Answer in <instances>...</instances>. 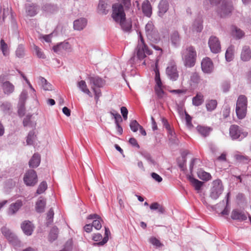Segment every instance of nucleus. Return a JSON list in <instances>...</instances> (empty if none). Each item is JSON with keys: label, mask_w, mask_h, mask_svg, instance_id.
I'll use <instances>...</instances> for the list:
<instances>
[{"label": "nucleus", "mask_w": 251, "mask_h": 251, "mask_svg": "<svg viewBox=\"0 0 251 251\" xmlns=\"http://www.w3.org/2000/svg\"><path fill=\"white\" fill-rule=\"evenodd\" d=\"M248 99L245 95H240L237 98L235 112L239 119L245 118L247 112Z\"/></svg>", "instance_id": "nucleus-1"}, {"label": "nucleus", "mask_w": 251, "mask_h": 251, "mask_svg": "<svg viewBox=\"0 0 251 251\" xmlns=\"http://www.w3.org/2000/svg\"><path fill=\"white\" fill-rule=\"evenodd\" d=\"M138 37V44L135 51L136 52L137 58L140 60H142L145 58L147 55L151 54L152 51L145 44L143 37L140 32L139 33Z\"/></svg>", "instance_id": "nucleus-2"}, {"label": "nucleus", "mask_w": 251, "mask_h": 251, "mask_svg": "<svg viewBox=\"0 0 251 251\" xmlns=\"http://www.w3.org/2000/svg\"><path fill=\"white\" fill-rule=\"evenodd\" d=\"M197 52L192 46L187 47L182 53V58L185 66L192 67L195 64Z\"/></svg>", "instance_id": "nucleus-3"}, {"label": "nucleus", "mask_w": 251, "mask_h": 251, "mask_svg": "<svg viewBox=\"0 0 251 251\" xmlns=\"http://www.w3.org/2000/svg\"><path fill=\"white\" fill-rule=\"evenodd\" d=\"M219 5L217 12L222 18H225L231 15L233 6L232 2L227 0H221L219 1Z\"/></svg>", "instance_id": "nucleus-4"}, {"label": "nucleus", "mask_w": 251, "mask_h": 251, "mask_svg": "<svg viewBox=\"0 0 251 251\" xmlns=\"http://www.w3.org/2000/svg\"><path fill=\"white\" fill-rule=\"evenodd\" d=\"M111 17L117 23L121 22L126 19V14L123 5L119 3H115L112 5Z\"/></svg>", "instance_id": "nucleus-5"}, {"label": "nucleus", "mask_w": 251, "mask_h": 251, "mask_svg": "<svg viewBox=\"0 0 251 251\" xmlns=\"http://www.w3.org/2000/svg\"><path fill=\"white\" fill-rule=\"evenodd\" d=\"M1 232L8 241L15 247H20L21 243L17 236L6 226L1 228Z\"/></svg>", "instance_id": "nucleus-6"}, {"label": "nucleus", "mask_w": 251, "mask_h": 251, "mask_svg": "<svg viewBox=\"0 0 251 251\" xmlns=\"http://www.w3.org/2000/svg\"><path fill=\"white\" fill-rule=\"evenodd\" d=\"M224 190V187L221 180H214L212 183L210 189V197L214 200L217 199L222 194Z\"/></svg>", "instance_id": "nucleus-7"}, {"label": "nucleus", "mask_w": 251, "mask_h": 251, "mask_svg": "<svg viewBox=\"0 0 251 251\" xmlns=\"http://www.w3.org/2000/svg\"><path fill=\"white\" fill-rule=\"evenodd\" d=\"M166 74L169 79L172 81H176L179 76L176 63L172 61L169 62L166 69Z\"/></svg>", "instance_id": "nucleus-8"}, {"label": "nucleus", "mask_w": 251, "mask_h": 251, "mask_svg": "<svg viewBox=\"0 0 251 251\" xmlns=\"http://www.w3.org/2000/svg\"><path fill=\"white\" fill-rule=\"evenodd\" d=\"M145 31L147 38L151 41L156 42L158 40V32L152 22H149L146 25Z\"/></svg>", "instance_id": "nucleus-9"}, {"label": "nucleus", "mask_w": 251, "mask_h": 251, "mask_svg": "<svg viewBox=\"0 0 251 251\" xmlns=\"http://www.w3.org/2000/svg\"><path fill=\"white\" fill-rule=\"evenodd\" d=\"M229 134L232 139L241 140L247 136L248 133L242 131L238 126L232 125L229 128Z\"/></svg>", "instance_id": "nucleus-10"}, {"label": "nucleus", "mask_w": 251, "mask_h": 251, "mask_svg": "<svg viewBox=\"0 0 251 251\" xmlns=\"http://www.w3.org/2000/svg\"><path fill=\"white\" fill-rule=\"evenodd\" d=\"M24 181L27 186H34L37 182V175L33 170L27 171L24 177Z\"/></svg>", "instance_id": "nucleus-11"}, {"label": "nucleus", "mask_w": 251, "mask_h": 251, "mask_svg": "<svg viewBox=\"0 0 251 251\" xmlns=\"http://www.w3.org/2000/svg\"><path fill=\"white\" fill-rule=\"evenodd\" d=\"M155 81L156 83L154 87L155 92L158 97L161 98L164 95V92L163 90V86L160 79L159 70L157 68L155 69Z\"/></svg>", "instance_id": "nucleus-12"}, {"label": "nucleus", "mask_w": 251, "mask_h": 251, "mask_svg": "<svg viewBox=\"0 0 251 251\" xmlns=\"http://www.w3.org/2000/svg\"><path fill=\"white\" fill-rule=\"evenodd\" d=\"M208 46L212 52L219 53L221 51V44L218 38L216 36H211L208 41Z\"/></svg>", "instance_id": "nucleus-13"}, {"label": "nucleus", "mask_w": 251, "mask_h": 251, "mask_svg": "<svg viewBox=\"0 0 251 251\" xmlns=\"http://www.w3.org/2000/svg\"><path fill=\"white\" fill-rule=\"evenodd\" d=\"M88 80L91 86V89H92V87L95 88L102 87L105 83L104 79L98 75L89 76L88 77Z\"/></svg>", "instance_id": "nucleus-14"}, {"label": "nucleus", "mask_w": 251, "mask_h": 251, "mask_svg": "<svg viewBox=\"0 0 251 251\" xmlns=\"http://www.w3.org/2000/svg\"><path fill=\"white\" fill-rule=\"evenodd\" d=\"M27 97V91L26 90H23L20 95L18 103V113L21 116H23L24 114L25 103Z\"/></svg>", "instance_id": "nucleus-15"}, {"label": "nucleus", "mask_w": 251, "mask_h": 251, "mask_svg": "<svg viewBox=\"0 0 251 251\" xmlns=\"http://www.w3.org/2000/svg\"><path fill=\"white\" fill-rule=\"evenodd\" d=\"M53 50L55 52L60 54L64 52H70L72 48L68 42H61L54 46Z\"/></svg>", "instance_id": "nucleus-16"}, {"label": "nucleus", "mask_w": 251, "mask_h": 251, "mask_svg": "<svg viewBox=\"0 0 251 251\" xmlns=\"http://www.w3.org/2000/svg\"><path fill=\"white\" fill-rule=\"evenodd\" d=\"M169 8V3L167 0H161L158 5L157 14L162 18Z\"/></svg>", "instance_id": "nucleus-17"}, {"label": "nucleus", "mask_w": 251, "mask_h": 251, "mask_svg": "<svg viewBox=\"0 0 251 251\" xmlns=\"http://www.w3.org/2000/svg\"><path fill=\"white\" fill-rule=\"evenodd\" d=\"M201 69L204 73H211L213 70V65L209 58L202 59L201 63Z\"/></svg>", "instance_id": "nucleus-18"}, {"label": "nucleus", "mask_w": 251, "mask_h": 251, "mask_svg": "<svg viewBox=\"0 0 251 251\" xmlns=\"http://www.w3.org/2000/svg\"><path fill=\"white\" fill-rule=\"evenodd\" d=\"M21 228L25 235L29 236L33 231L34 226L31 222L25 221L21 224Z\"/></svg>", "instance_id": "nucleus-19"}, {"label": "nucleus", "mask_w": 251, "mask_h": 251, "mask_svg": "<svg viewBox=\"0 0 251 251\" xmlns=\"http://www.w3.org/2000/svg\"><path fill=\"white\" fill-rule=\"evenodd\" d=\"M142 11L144 15L150 18L152 15V6L148 0L143 1L142 4Z\"/></svg>", "instance_id": "nucleus-20"}, {"label": "nucleus", "mask_w": 251, "mask_h": 251, "mask_svg": "<svg viewBox=\"0 0 251 251\" xmlns=\"http://www.w3.org/2000/svg\"><path fill=\"white\" fill-rule=\"evenodd\" d=\"M231 218L233 220L239 221H245L247 218V216L244 212L238 209H234L232 210L231 214Z\"/></svg>", "instance_id": "nucleus-21"}, {"label": "nucleus", "mask_w": 251, "mask_h": 251, "mask_svg": "<svg viewBox=\"0 0 251 251\" xmlns=\"http://www.w3.org/2000/svg\"><path fill=\"white\" fill-rule=\"evenodd\" d=\"M23 205V202L21 200H17L15 202L11 203L8 209V215H12L15 214Z\"/></svg>", "instance_id": "nucleus-22"}, {"label": "nucleus", "mask_w": 251, "mask_h": 251, "mask_svg": "<svg viewBox=\"0 0 251 251\" xmlns=\"http://www.w3.org/2000/svg\"><path fill=\"white\" fill-rule=\"evenodd\" d=\"M76 86L79 90L82 93L88 95L89 97H92V95L89 90L86 82L84 80H80L77 82Z\"/></svg>", "instance_id": "nucleus-23"}, {"label": "nucleus", "mask_w": 251, "mask_h": 251, "mask_svg": "<svg viewBox=\"0 0 251 251\" xmlns=\"http://www.w3.org/2000/svg\"><path fill=\"white\" fill-rule=\"evenodd\" d=\"M251 58V50L250 47L245 46L243 47L241 53V59L243 61H248Z\"/></svg>", "instance_id": "nucleus-24"}, {"label": "nucleus", "mask_w": 251, "mask_h": 251, "mask_svg": "<svg viewBox=\"0 0 251 251\" xmlns=\"http://www.w3.org/2000/svg\"><path fill=\"white\" fill-rule=\"evenodd\" d=\"M87 20L85 18H80L74 22V28L75 30H82L87 25Z\"/></svg>", "instance_id": "nucleus-25"}, {"label": "nucleus", "mask_w": 251, "mask_h": 251, "mask_svg": "<svg viewBox=\"0 0 251 251\" xmlns=\"http://www.w3.org/2000/svg\"><path fill=\"white\" fill-rule=\"evenodd\" d=\"M201 82V77L196 72L192 73L189 80V84L191 87H196Z\"/></svg>", "instance_id": "nucleus-26"}, {"label": "nucleus", "mask_w": 251, "mask_h": 251, "mask_svg": "<svg viewBox=\"0 0 251 251\" xmlns=\"http://www.w3.org/2000/svg\"><path fill=\"white\" fill-rule=\"evenodd\" d=\"M2 88L3 92L7 95H9L12 93L15 89L14 86L9 81H6L3 83Z\"/></svg>", "instance_id": "nucleus-27"}, {"label": "nucleus", "mask_w": 251, "mask_h": 251, "mask_svg": "<svg viewBox=\"0 0 251 251\" xmlns=\"http://www.w3.org/2000/svg\"><path fill=\"white\" fill-rule=\"evenodd\" d=\"M38 8L37 6L32 4H27L25 5V11L27 15L33 17L37 13Z\"/></svg>", "instance_id": "nucleus-28"}, {"label": "nucleus", "mask_w": 251, "mask_h": 251, "mask_svg": "<svg viewBox=\"0 0 251 251\" xmlns=\"http://www.w3.org/2000/svg\"><path fill=\"white\" fill-rule=\"evenodd\" d=\"M231 34L233 37L238 39L242 38L245 34L242 30L235 26L231 27Z\"/></svg>", "instance_id": "nucleus-29"}, {"label": "nucleus", "mask_w": 251, "mask_h": 251, "mask_svg": "<svg viewBox=\"0 0 251 251\" xmlns=\"http://www.w3.org/2000/svg\"><path fill=\"white\" fill-rule=\"evenodd\" d=\"M198 132L203 137H206L212 130V128L208 126L199 125L196 128Z\"/></svg>", "instance_id": "nucleus-30"}, {"label": "nucleus", "mask_w": 251, "mask_h": 251, "mask_svg": "<svg viewBox=\"0 0 251 251\" xmlns=\"http://www.w3.org/2000/svg\"><path fill=\"white\" fill-rule=\"evenodd\" d=\"M201 18L198 17L194 22L191 27L192 30L193 31L201 32L203 28Z\"/></svg>", "instance_id": "nucleus-31"}, {"label": "nucleus", "mask_w": 251, "mask_h": 251, "mask_svg": "<svg viewBox=\"0 0 251 251\" xmlns=\"http://www.w3.org/2000/svg\"><path fill=\"white\" fill-rule=\"evenodd\" d=\"M40 163V156L37 153H34L29 161L30 167L36 168L38 167Z\"/></svg>", "instance_id": "nucleus-32"}, {"label": "nucleus", "mask_w": 251, "mask_h": 251, "mask_svg": "<svg viewBox=\"0 0 251 251\" xmlns=\"http://www.w3.org/2000/svg\"><path fill=\"white\" fill-rule=\"evenodd\" d=\"M46 206V200L40 197L36 203V210L37 212L42 213L44 211Z\"/></svg>", "instance_id": "nucleus-33"}, {"label": "nucleus", "mask_w": 251, "mask_h": 251, "mask_svg": "<svg viewBox=\"0 0 251 251\" xmlns=\"http://www.w3.org/2000/svg\"><path fill=\"white\" fill-rule=\"evenodd\" d=\"M189 180L192 185L195 188L197 192L200 193L203 183L193 177H190Z\"/></svg>", "instance_id": "nucleus-34"}, {"label": "nucleus", "mask_w": 251, "mask_h": 251, "mask_svg": "<svg viewBox=\"0 0 251 251\" xmlns=\"http://www.w3.org/2000/svg\"><path fill=\"white\" fill-rule=\"evenodd\" d=\"M234 47L232 45H231L227 49L225 54L226 59L227 61L230 62L233 60L234 58Z\"/></svg>", "instance_id": "nucleus-35"}, {"label": "nucleus", "mask_w": 251, "mask_h": 251, "mask_svg": "<svg viewBox=\"0 0 251 251\" xmlns=\"http://www.w3.org/2000/svg\"><path fill=\"white\" fill-rule=\"evenodd\" d=\"M203 96L201 93H198L192 99V103L194 105L198 106L201 105L203 102Z\"/></svg>", "instance_id": "nucleus-36"}, {"label": "nucleus", "mask_w": 251, "mask_h": 251, "mask_svg": "<svg viewBox=\"0 0 251 251\" xmlns=\"http://www.w3.org/2000/svg\"><path fill=\"white\" fill-rule=\"evenodd\" d=\"M110 235V232L109 229L107 227H105V233L104 237H103L102 240L100 242L98 243H94L93 244V246H103L104 245L108 240V237Z\"/></svg>", "instance_id": "nucleus-37"}, {"label": "nucleus", "mask_w": 251, "mask_h": 251, "mask_svg": "<svg viewBox=\"0 0 251 251\" xmlns=\"http://www.w3.org/2000/svg\"><path fill=\"white\" fill-rule=\"evenodd\" d=\"M171 41L172 44L175 47L179 45L180 42V37L177 31H174L171 35Z\"/></svg>", "instance_id": "nucleus-38"}, {"label": "nucleus", "mask_w": 251, "mask_h": 251, "mask_svg": "<svg viewBox=\"0 0 251 251\" xmlns=\"http://www.w3.org/2000/svg\"><path fill=\"white\" fill-rule=\"evenodd\" d=\"M217 106V101L215 100H210L206 101V108L208 111H212L216 109Z\"/></svg>", "instance_id": "nucleus-39"}, {"label": "nucleus", "mask_w": 251, "mask_h": 251, "mask_svg": "<svg viewBox=\"0 0 251 251\" xmlns=\"http://www.w3.org/2000/svg\"><path fill=\"white\" fill-rule=\"evenodd\" d=\"M198 176L200 179L203 180L208 181L211 179V175L202 170H200L198 172Z\"/></svg>", "instance_id": "nucleus-40"}, {"label": "nucleus", "mask_w": 251, "mask_h": 251, "mask_svg": "<svg viewBox=\"0 0 251 251\" xmlns=\"http://www.w3.org/2000/svg\"><path fill=\"white\" fill-rule=\"evenodd\" d=\"M39 79L42 87L45 91H50L52 90L51 84L49 83L45 78L41 76L39 77Z\"/></svg>", "instance_id": "nucleus-41"}, {"label": "nucleus", "mask_w": 251, "mask_h": 251, "mask_svg": "<svg viewBox=\"0 0 251 251\" xmlns=\"http://www.w3.org/2000/svg\"><path fill=\"white\" fill-rule=\"evenodd\" d=\"M121 26V28L126 31H128L130 30L132 25L130 21H126V19L122 20L121 22H119Z\"/></svg>", "instance_id": "nucleus-42"}, {"label": "nucleus", "mask_w": 251, "mask_h": 251, "mask_svg": "<svg viewBox=\"0 0 251 251\" xmlns=\"http://www.w3.org/2000/svg\"><path fill=\"white\" fill-rule=\"evenodd\" d=\"M0 49L4 56H7L9 54V48L7 44L4 40L1 39L0 41Z\"/></svg>", "instance_id": "nucleus-43"}, {"label": "nucleus", "mask_w": 251, "mask_h": 251, "mask_svg": "<svg viewBox=\"0 0 251 251\" xmlns=\"http://www.w3.org/2000/svg\"><path fill=\"white\" fill-rule=\"evenodd\" d=\"M58 229L56 226L53 227L50 230L49 234V239L50 241H53L56 240L58 237Z\"/></svg>", "instance_id": "nucleus-44"}, {"label": "nucleus", "mask_w": 251, "mask_h": 251, "mask_svg": "<svg viewBox=\"0 0 251 251\" xmlns=\"http://www.w3.org/2000/svg\"><path fill=\"white\" fill-rule=\"evenodd\" d=\"M187 154V152H183L182 154V157L177 160L178 165L182 170H184L185 169V164L186 163V155Z\"/></svg>", "instance_id": "nucleus-45"}, {"label": "nucleus", "mask_w": 251, "mask_h": 251, "mask_svg": "<svg viewBox=\"0 0 251 251\" xmlns=\"http://www.w3.org/2000/svg\"><path fill=\"white\" fill-rule=\"evenodd\" d=\"M11 9H3V11L2 8L0 7V24L3 23L5 18L11 13Z\"/></svg>", "instance_id": "nucleus-46"}, {"label": "nucleus", "mask_w": 251, "mask_h": 251, "mask_svg": "<svg viewBox=\"0 0 251 251\" xmlns=\"http://www.w3.org/2000/svg\"><path fill=\"white\" fill-rule=\"evenodd\" d=\"M109 113L114 118L115 125L119 124L120 122H122L123 120L121 115L115 110L112 109Z\"/></svg>", "instance_id": "nucleus-47"}, {"label": "nucleus", "mask_w": 251, "mask_h": 251, "mask_svg": "<svg viewBox=\"0 0 251 251\" xmlns=\"http://www.w3.org/2000/svg\"><path fill=\"white\" fill-rule=\"evenodd\" d=\"M107 4L102 0L100 1L98 5L99 10L103 14H106L108 13L107 9Z\"/></svg>", "instance_id": "nucleus-48"}, {"label": "nucleus", "mask_w": 251, "mask_h": 251, "mask_svg": "<svg viewBox=\"0 0 251 251\" xmlns=\"http://www.w3.org/2000/svg\"><path fill=\"white\" fill-rule=\"evenodd\" d=\"M36 136L33 131L29 132L27 137L26 142L28 145H32L35 141Z\"/></svg>", "instance_id": "nucleus-49"}, {"label": "nucleus", "mask_w": 251, "mask_h": 251, "mask_svg": "<svg viewBox=\"0 0 251 251\" xmlns=\"http://www.w3.org/2000/svg\"><path fill=\"white\" fill-rule=\"evenodd\" d=\"M48 185L46 181H42L39 185L36 191V194L40 195L43 193L47 189Z\"/></svg>", "instance_id": "nucleus-50"}, {"label": "nucleus", "mask_w": 251, "mask_h": 251, "mask_svg": "<svg viewBox=\"0 0 251 251\" xmlns=\"http://www.w3.org/2000/svg\"><path fill=\"white\" fill-rule=\"evenodd\" d=\"M16 55L19 58H22L25 55V48L23 45H19L15 51Z\"/></svg>", "instance_id": "nucleus-51"}, {"label": "nucleus", "mask_w": 251, "mask_h": 251, "mask_svg": "<svg viewBox=\"0 0 251 251\" xmlns=\"http://www.w3.org/2000/svg\"><path fill=\"white\" fill-rule=\"evenodd\" d=\"M149 242L157 248L163 246V244L160 242V241L155 237H151L149 239Z\"/></svg>", "instance_id": "nucleus-52"}, {"label": "nucleus", "mask_w": 251, "mask_h": 251, "mask_svg": "<svg viewBox=\"0 0 251 251\" xmlns=\"http://www.w3.org/2000/svg\"><path fill=\"white\" fill-rule=\"evenodd\" d=\"M57 9L56 5H52L51 4H46L43 6V9L45 11L50 13H52L55 11Z\"/></svg>", "instance_id": "nucleus-53"}, {"label": "nucleus", "mask_w": 251, "mask_h": 251, "mask_svg": "<svg viewBox=\"0 0 251 251\" xmlns=\"http://www.w3.org/2000/svg\"><path fill=\"white\" fill-rule=\"evenodd\" d=\"M102 222V219L99 216V218L95 219L93 222L92 226L97 230H99L101 228Z\"/></svg>", "instance_id": "nucleus-54"}, {"label": "nucleus", "mask_w": 251, "mask_h": 251, "mask_svg": "<svg viewBox=\"0 0 251 251\" xmlns=\"http://www.w3.org/2000/svg\"><path fill=\"white\" fill-rule=\"evenodd\" d=\"M234 157L237 161L241 162L246 163L249 160L248 156L239 153L235 154Z\"/></svg>", "instance_id": "nucleus-55"}, {"label": "nucleus", "mask_w": 251, "mask_h": 251, "mask_svg": "<svg viewBox=\"0 0 251 251\" xmlns=\"http://www.w3.org/2000/svg\"><path fill=\"white\" fill-rule=\"evenodd\" d=\"M130 128L133 132H136L141 126L136 120H132L130 123Z\"/></svg>", "instance_id": "nucleus-56"}, {"label": "nucleus", "mask_w": 251, "mask_h": 251, "mask_svg": "<svg viewBox=\"0 0 251 251\" xmlns=\"http://www.w3.org/2000/svg\"><path fill=\"white\" fill-rule=\"evenodd\" d=\"M34 49L36 51V54L37 56L40 58L44 59L46 58V56L43 53V52L42 51V50L37 46L34 45Z\"/></svg>", "instance_id": "nucleus-57"}, {"label": "nucleus", "mask_w": 251, "mask_h": 251, "mask_svg": "<svg viewBox=\"0 0 251 251\" xmlns=\"http://www.w3.org/2000/svg\"><path fill=\"white\" fill-rule=\"evenodd\" d=\"M142 156L148 161L149 163L151 165H155V162L152 159L151 155L148 152L142 153Z\"/></svg>", "instance_id": "nucleus-58"}, {"label": "nucleus", "mask_w": 251, "mask_h": 251, "mask_svg": "<svg viewBox=\"0 0 251 251\" xmlns=\"http://www.w3.org/2000/svg\"><path fill=\"white\" fill-rule=\"evenodd\" d=\"M10 106L11 105L10 103L5 102L0 105V110L4 112H6L9 110Z\"/></svg>", "instance_id": "nucleus-59"}, {"label": "nucleus", "mask_w": 251, "mask_h": 251, "mask_svg": "<svg viewBox=\"0 0 251 251\" xmlns=\"http://www.w3.org/2000/svg\"><path fill=\"white\" fill-rule=\"evenodd\" d=\"M54 216V212L52 208H50L49 212L47 213V219H48V223L49 224H51L52 222L53 218Z\"/></svg>", "instance_id": "nucleus-60"}, {"label": "nucleus", "mask_w": 251, "mask_h": 251, "mask_svg": "<svg viewBox=\"0 0 251 251\" xmlns=\"http://www.w3.org/2000/svg\"><path fill=\"white\" fill-rule=\"evenodd\" d=\"M121 113L123 116V119L126 120L127 119L128 110L125 106H122L121 108Z\"/></svg>", "instance_id": "nucleus-61"}, {"label": "nucleus", "mask_w": 251, "mask_h": 251, "mask_svg": "<svg viewBox=\"0 0 251 251\" xmlns=\"http://www.w3.org/2000/svg\"><path fill=\"white\" fill-rule=\"evenodd\" d=\"M151 176L155 181L159 183L162 181V178L157 174L155 173H152Z\"/></svg>", "instance_id": "nucleus-62"}, {"label": "nucleus", "mask_w": 251, "mask_h": 251, "mask_svg": "<svg viewBox=\"0 0 251 251\" xmlns=\"http://www.w3.org/2000/svg\"><path fill=\"white\" fill-rule=\"evenodd\" d=\"M103 238L102 235L100 233L94 234L92 237L94 241L96 242L99 241V242L101 241Z\"/></svg>", "instance_id": "nucleus-63"}, {"label": "nucleus", "mask_w": 251, "mask_h": 251, "mask_svg": "<svg viewBox=\"0 0 251 251\" xmlns=\"http://www.w3.org/2000/svg\"><path fill=\"white\" fill-rule=\"evenodd\" d=\"M129 143L133 147L139 148V145H138L136 140L134 138H131L129 140Z\"/></svg>", "instance_id": "nucleus-64"}]
</instances>
